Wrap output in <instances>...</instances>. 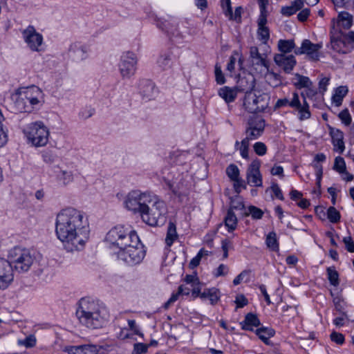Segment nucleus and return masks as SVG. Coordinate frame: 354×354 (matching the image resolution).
<instances>
[{
	"label": "nucleus",
	"mask_w": 354,
	"mask_h": 354,
	"mask_svg": "<svg viewBox=\"0 0 354 354\" xmlns=\"http://www.w3.org/2000/svg\"><path fill=\"white\" fill-rule=\"evenodd\" d=\"M89 232L88 221L82 211L70 207L57 214L55 232L68 252L83 249Z\"/></svg>",
	"instance_id": "obj_1"
},
{
	"label": "nucleus",
	"mask_w": 354,
	"mask_h": 354,
	"mask_svg": "<svg viewBox=\"0 0 354 354\" xmlns=\"http://www.w3.org/2000/svg\"><path fill=\"white\" fill-rule=\"evenodd\" d=\"M106 241L115 251L118 259L127 266L140 264L146 255L145 245L136 232L124 225H117L111 229L106 234Z\"/></svg>",
	"instance_id": "obj_2"
},
{
	"label": "nucleus",
	"mask_w": 354,
	"mask_h": 354,
	"mask_svg": "<svg viewBox=\"0 0 354 354\" xmlns=\"http://www.w3.org/2000/svg\"><path fill=\"white\" fill-rule=\"evenodd\" d=\"M80 322L91 329L103 327L109 320V314L106 306L91 298H82L76 310Z\"/></svg>",
	"instance_id": "obj_3"
},
{
	"label": "nucleus",
	"mask_w": 354,
	"mask_h": 354,
	"mask_svg": "<svg viewBox=\"0 0 354 354\" xmlns=\"http://www.w3.org/2000/svg\"><path fill=\"white\" fill-rule=\"evenodd\" d=\"M43 96L42 91L35 85L18 89L14 96L16 110L19 112H32L41 104Z\"/></svg>",
	"instance_id": "obj_4"
},
{
	"label": "nucleus",
	"mask_w": 354,
	"mask_h": 354,
	"mask_svg": "<svg viewBox=\"0 0 354 354\" xmlns=\"http://www.w3.org/2000/svg\"><path fill=\"white\" fill-rule=\"evenodd\" d=\"M167 208L165 203L153 194L150 203L143 206L141 218L150 226L163 225L167 221Z\"/></svg>",
	"instance_id": "obj_5"
},
{
	"label": "nucleus",
	"mask_w": 354,
	"mask_h": 354,
	"mask_svg": "<svg viewBox=\"0 0 354 354\" xmlns=\"http://www.w3.org/2000/svg\"><path fill=\"white\" fill-rule=\"evenodd\" d=\"M246 82L245 78L239 80V86L241 90L245 92L243 106L245 110L250 113H258L264 111L268 107L270 102V96L267 93H259L257 95L252 92L255 86L254 80L250 81L248 86L243 88V82Z\"/></svg>",
	"instance_id": "obj_6"
},
{
	"label": "nucleus",
	"mask_w": 354,
	"mask_h": 354,
	"mask_svg": "<svg viewBox=\"0 0 354 354\" xmlns=\"http://www.w3.org/2000/svg\"><path fill=\"white\" fill-rule=\"evenodd\" d=\"M8 258L15 271L19 273L28 272L35 261V256L30 250L20 247L11 249Z\"/></svg>",
	"instance_id": "obj_7"
},
{
	"label": "nucleus",
	"mask_w": 354,
	"mask_h": 354,
	"mask_svg": "<svg viewBox=\"0 0 354 354\" xmlns=\"http://www.w3.org/2000/svg\"><path fill=\"white\" fill-rule=\"evenodd\" d=\"M24 132L28 141L35 147L45 146L48 142L49 131L41 121L29 124Z\"/></svg>",
	"instance_id": "obj_8"
},
{
	"label": "nucleus",
	"mask_w": 354,
	"mask_h": 354,
	"mask_svg": "<svg viewBox=\"0 0 354 354\" xmlns=\"http://www.w3.org/2000/svg\"><path fill=\"white\" fill-rule=\"evenodd\" d=\"M153 193L150 192H142L140 190H132L127 196L124 204L125 207L135 213L142 212L143 206L150 203V198Z\"/></svg>",
	"instance_id": "obj_9"
},
{
	"label": "nucleus",
	"mask_w": 354,
	"mask_h": 354,
	"mask_svg": "<svg viewBox=\"0 0 354 354\" xmlns=\"http://www.w3.org/2000/svg\"><path fill=\"white\" fill-rule=\"evenodd\" d=\"M138 59L135 53L131 51L124 52L120 57L118 68L122 78L129 79L136 71Z\"/></svg>",
	"instance_id": "obj_10"
},
{
	"label": "nucleus",
	"mask_w": 354,
	"mask_h": 354,
	"mask_svg": "<svg viewBox=\"0 0 354 354\" xmlns=\"http://www.w3.org/2000/svg\"><path fill=\"white\" fill-rule=\"evenodd\" d=\"M23 38L32 51L39 52L43 44V36L32 26H28L22 32Z\"/></svg>",
	"instance_id": "obj_11"
},
{
	"label": "nucleus",
	"mask_w": 354,
	"mask_h": 354,
	"mask_svg": "<svg viewBox=\"0 0 354 354\" xmlns=\"http://www.w3.org/2000/svg\"><path fill=\"white\" fill-rule=\"evenodd\" d=\"M303 97V103L299 100V96L297 92L292 93V97L290 100V107L295 109L298 111V118L303 121L310 118L311 113L309 110V104L306 102V97L301 94Z\"/></svg>",
	"instance_id": "obj_12"
},
{
	"label": "nucleus",
	"mask_w": 354,
	"mask_h": 354,
	"mask_svg": "<svg viewBox=\"0 0 354 354\" xmlns=\"http://www.w3.org/2000/svg\"><path fill=\"white\" fill-rule=\"evenodd\" d=\"M14 270L10 259L0 258V289L7 288L13 281Z\"/></svg>",
	"instance_id": "obj_13"
},
{
	"label": "nucleus",
	"mask_w": 354,
	"mask_h": 354,
	"mask_svg": "<svg viewBox=\"0 0 354 354\" xmlns=\"http://www.w3.org/2000/svg\"><path fill=\"white\" fill-rule=\"evenodd\" d=\"M88 46L80 41H75L69 46L68 55L73 61L80 62L88 58Z\"/></svg>",
	"instance_id": "obj_14"
},
{
	"label": "nucleus",
	"mask_w": 354,
	"mask_h": 354,
	"mask_svg": "<svg viewBox=\"0 0 354 354\" xmlns=\"http://www.w3.org/2000/svg\"><path fill=\"white\" fill-rule=\"evenodd\" d=\"M321 48V44H313L309 39H304L301 46L295 49V53L296 55L306 54L310 59L317 61L319 58V50Z\"/></svg>",
	"instance_id": "obj_15"
},
{
	"label": "nucleus",
	"mask_w": 354,
	"mask_h": 354,
	"mask_svg": "<svg viewBox=\"0 0 354 354\" xmlns=\"http://www.w3.org/2000/svg\"><path fill=\"white\" fill-rule=\"evenodd\" d=\"M261 162L259 160H254L250 165L247 171V180L249 185L254 187L262 186V176L260 173Z\"/></svg>",
	"instance_id": "obj_16"
},
{
	"label": "nucleus",
	"mask_w": 354,
	"mask_h": 354,
	"mask_svg": "<svg viewBox=\"0 0 354 354\" xmlns=\"http://www.w3.org/2000/svg\"><path fill=\"white\" fill-rule=\"evenodd\" d=\"M274 61L286 73H290L297 64L295 57L292 55L276 54Z\"/></svg>",
	"instance_id": "obj_17"
},
{
	"label": "nucleus",
	"mask_w": 354,
	"mask_h": 354,
	"mask_svg": "<svg viewBox=\"0 0 354 354\" xmlns=\"http://www.w3.org/2000/svg\"><path fill=\"white\" fill-rule=\"evenodd\" d=\"M140 93L143 100H151L157 94L155 84L149 80H142L140 82Z\"/></svg>",
	"instance_id": "obj_18"
},
{
	"label": "nucleus",
	"mask_w": 354,
	"mask_h": 354,
	"mask_svg": "<svg viewBox=\"0 0 354 354\" xmlns=\"http://www.w3.org/2000/svg\"><path fill=\"white\" fill-rule=\"evenodd\" d=\"M177 58L174 50H169L160 55L157 64L161 69L164 71L169 70L172 68Z\"/></svg>",
	"instance_id": "obj_19"
},
{
	"label": "nucleus",
	"mask_w": 354,
	"mask_h": 354,
	"mask_svg": "<svg viewBox=\"0 0 354 354\" xmlns=\"http://www.w3.org/2000/svg\"><path fill=\"white\" fill-rule=\"evenodd\" d=\"M64 351L68 354H98L99 352L97 346L93 344L68 346Z\"/></svg>",
	"instance_id": "obj_20"
},
{
	"label": "nucleus",
	"mask_w": 354,
	"mask_h": 354,
	"mask_svg": "<svg viewBox=\"0 0 354 354\" xmlns=\"http://www.w3.org/2000/svg\"><path fill=\"white\" fill-rule=\"evenodd\" d=\"M250 57L252 59L254 65L264 67L267 70L269 68L270 64L267 59V55L260 53L257 46L250 47Z\"/></svg>",
	"instance_id": "obj_21"
},
{
	"label": "nucleus",
	"mask_w": 354,
	"mask_h": 354,
	"mask_svg": "<svg viewBox=\"0 0 354 354\" xmlns=\"http://www.w3.org/2000/svg\"><path fill=\"white\" fill-rule=\"evenodd\" d=\"M330 134L334 150L339 153H342L345 149L343 132L339 129L332 128L330 129Z\"/></svg>",
	"instance_id": "obj_22"
},
{
	"label": "nucleus",
	"mask_w": 354,
	"mask_h": 354,
	"mask_svg": "<svg viewBox=\"0 0 354 354\" xmlns=\"http://www.w3.org/2000/svg\"><path fill=\"white\" fill-rule=\"evenodd\" d=\"M242 330L254 331V327H259L261 322L256 314L249 313L245 315L244 320L240 322Z\"/></svg>",
	"instance_id": "obj_23"
},
{
	"label": "nucleus",
	"mask_w": 354,
	"mask_h": 354,
	"mask_svg": "<svg viewBox=\"0 0 354 354\" xmlns=\"http://www.w3.org/2000/svg\"><path fill=\"white\" fill-rule=\"evenodd\" d=\"M220 297L221 292L215 287L205 288L201 293V299H208L212 305H215L219 301Z\"/></svg>",
	"instance_id": "obj_24"
},
{
	"label": "nucleus",
	"mask_w": 354,
	"mask_h": 354,
	"mask_svg": "<svg viewBox=\"0 0 354 354\" xmlns=\"http://www.w3.org/2000/svg\"><path fill=\"white\" fill-rule=\"evenodd\" d=\"M326 159V155L322 153L316 154L314 158V162H316V163L313 164V167L316 170L317 184L319 187H321V179L323 174V168L321 165L318 164V162H324Z\"/></svg>",
	"instance_id": "obj_25"
},
{
	"label": "nucleus",
	"mask_w": 354,
	"mask_h": 354,
	"mask_svg": "<svg viewBox=\"0 0 354 354\" xmlns=\"http://www.w3.org/2000/svg\"><path fill=\"white\" fill-rule=\"evenodd\" d=\"M255 333L262 342L268 345L270 344L269 339L274 335L275 331L272 328L262 326L258 328L255 330Z\"/></svg>",
	"instance_id": "obj_26"
},
{
	"label": "nucleus",
	"mask_w": 354,
	"mask_h": 354,
	"mask_svg": "<svg viewBox=\"0 0 354 354\" xmlns=\"http://www.w3.org/2000/svg\"><path fill=\"white\" fill-rule=\"evenodd\" d=\"M225 225L227 228V231L231 232L234 231L237 226V217L232 209H228L224 218Z\"/></svg>",
	"instance_id": "obj_27"
},
{
	"label": "nucleus",
	"mask_w": 354,
	"mask_h": 354,
	"mask_svg": "<svg viewBox=\"0 0 354 354\" xmlns=\"http://www.w3.org/2000/svg\"><path fill=\"white\" fill-rule=\"evenodd\" d=\"M218 95L225 102L230 103L234 101L236 97V91L228 86H224L218 90Z\"/></svg>",
	"instance_id": "obj_28"
},
{
	"label": "nucleus",
	"mask_w": 354,
	"mask_h": 354,
	"mask_svg": "<svg viewBox=\"0 0 354 354\" xmlns=\"http://www.w3.org/2000/svg\"><path fill=\"white\" fill-rule=\"evenodd\" d=\"M177 238L178 234L176 232V225L172 222H169L165 238V243L167 246L171 247Z\"/></svg>",
	"instance_id": "obj_29"
},
{
	"label": "nucleus",
	"mask_w": 354,
	"mask_h": 354,
	"mask_svg": "<svg viewBox=\"0 0 354 354\" xmlns=\"http://www.w3.org/2000/svg\"><path fill=\"white\" fill-rule=\"evenodd\" d=\"M353 24V18L352 16L346 12H342L338 15V26L343 28L344 29H349Z\"/></svg>",
	"instance_id": "obj_30"
},
{
	"label": "nucleus",
	"mask_w": 354,
	"mask_h": 354,
	"mask_svg": "<svg viewBox=\"0 0 354 354\" xmlns=\"http://www.w3.org/2000/svg\"><path fill=\"white\" fill-rule=\"evenodd\" d=\"M348 91L346 86H339L336 88L335 93L332 96V101L336 106H339L342 104L343 99Z\"/></svg>",
	"instance_id": "obj_31"
},
{
	"label": "nucleus",
	"mask_w": 354,
	"mask_h": 354,
	"mask_svg": "<svg viewBox=\"0 0 354 354\" xmlns=\"http://www.w3.org/2000/svg\"><path fill=\"white\" fill-rule=\"evenodd\" d=\"M57 179L64 185H68L73 180V174L72 171H68L59 169L55 171Z\"/></svg>",
	"instance_id": "obj_32"
},
{
	"label": "nucleus",
	"mask_w": 354,
	"mask_h": 354,
	"mask_svg": "<svg viewBox=\"0 0 354 354\" xmlns=\"http://www.w3.org/2000/svg\"><path fill=\"white\" fill-rule=\"evenodd\" d=\"M247 125L254 129L256 131L263 133L265 129V120L261 117L252 116L249 118Z\"/></svg>",
	"instance_id": "obj_33"
},
{
	"label": "nucleus",
	"mask_w": 354,
	"mask_h": 354,
	"mask_svg": "<svg viewBox=\"0 0 354 354\" xmlns=\"http://www.w3.org/2000/svg\"><path fill=\"white\" fill-rule=\"evenodd\" d=\"M242 214L243 216H251L252 219L259 220L262 218L264 212L262 209L256 206L250 205L245 209V212H243Z\"/></svg>",
	"instance_id": "obj_34"
},
{
	"label": "nucleus",
	"mask_w": 354,
	"mask_h": 354,
	"mask_svg": "<svg viewBox=\"0 0 354 354\" xmlns=\"http://www.w3.org/2000/svg\"><path fill=\"white\" fill-rule=\"evenodd\" d=\"M278 48L281 53V54L286 55V53H290L293 49L295 50V44L292 39H280L278 41Z\"/></svg>",
	"instance_id": "obj_35"
},
{
	"label": "nucleus",
	"mask_w": 354,
	"mask_h": 354,
	"mask_svg": "<svg viewBox=\"0 0 354 354\" xmlns=\"http://www.w3.org/2000/svg\"><path fill=\"white\" fill-rule=\"evenodd\" d=\"M266 244L272 251L277 252L279 249L277 234L274 232H270L266 236Z\"/></svg>",
	"instance_id": "obj_36"
},
{
	"label": "nucleus",
	"mask_w": 354,
	"mask_h": 354,
	"mask_svg": "<svg viewBox=\"0 0 354 354\" xmlns=\"http://www.w3.org/2000/svg\"><path fill=\"white\" fill-rule=\"evenodd\" d=\"M295 77V80H297V82H295V85L298 88H308L313 85V82L310 81L308 77L301 75L299 73H296Z\"/></svg>",
	"instance_id": "obj_37"
},
{
	"label": "nucleus",
	"mask_w": 354,
	"mask_h": 354,
	"mask_svg": "<svg viewBox=\"0 0 354 354\" xmlns=\"http://www.w3.org/2000/svg\"><path fill=\"white\" fill-rule=\"evenodd\" d=\"M328 279L330 285L337 287L339 284V274L333 267H329L326 269Z\"/></svg>",
	"instance_id": "obj_38"
},
{
	"label": "nucleus",
	"mask_w": 354,
	"mask_h": 354,
	"mask_svg": "<svg viewBox=\"0 0 354 354\" xmlns=\"http://www.w3.org/2000/svg\"><path fill=\"white\" fill-rule=\"evenodd\" d=\"M250 140H253L250 139L248 136H245V138L242 140L241 142V146L239 147V151L241 157L244 159L249 158V146Z\"/></svg>",
	"instance_id": "obj_39"
},
{
	"label": "nucleus",
	"mask_w": 354,
	"mask_h": 354,
	"mask_svg": "<svg viewBox=\"0 0 354 354\" xmlns=\"http://www.w3.org/2000/svg\"><path fill=\"white\" fill-rule=\"evenodd\" d=\"M156 26L159 29L167 32L168 35H171L173 36L178 35V33H176V30L173 29L171 27H170L171 24L167 21L158 20L156 23Z\"/></svg>",
	"instance_id": "obj_40"
},
{
	"label": "nucleus",
	"mask_w": 354,
	"mask_h": 354,
	"mask_svg": "<svg viewBox=\"0 0 354 354\" xmlns=\"http://www.w3.org/2000/svg\"><path fill=\"white\" fill-rule=\"evenodd\" d=\"M228 209H232L233 212L234 210H243L245 212L246 207L244 205L243 200L239 196H236L231 199L230 207Z\"/></svg>",
	"instance_id": "obj_41"
},
{
	"label": "nucleus",
	"mask_w": 354,
	"mask_h": 354,
	"mask_svg": "<svg viewBox=\"0 0 354 354\" xmlns=\"http://www.w3.org/2000/svg\"><path fill=\"white\" fill-rule=\"evenodd\" d=\"M266 192H271V197L272 199H274V198H277L281 201L284 200V197L283 196L281 189L279 187V185L277 183H273L270 187L268 188L266 191Z\"/></svg>",
	"instance_id": "obj_42"
},
{
	"label": "nucleus",
	"mask_w": 354,
	"mask_h": 354,
	"mask_svg": "<svg viewBox=\"0 0 354 354\" xmlns=\"http://www.w3.org/2000/svg\"><path fill=\"white\" fill-rule=\"evenodd\" d=\"M327 217L330 222L336 223L340 220L339 212L334 207H330L327 210Z\"/></svg>",
	"instance_id": "obj_43"
},
{
	"label": "nucleus",
	"mask_w": 354,
	"mask_h": 354,
	"mask_svg": "<svg viewBox=\"0 0 354 354\" xmlns=\"http://www.w3.org/2000/svg\"><path fill=\"white\" fill-rule=\"evenodd\" d=\"M208 251L205 250L204 249H201L196 257H194L189 262V268L192 269L197 267L201 262V258L204 255H207Z\"/></svg>",
	"instance_id": "obj_44"
},
{
	"label": "nucleus",
	"mask_w": 354,
	"mask_h": 354,
	"mask_svg": "<svg viewBox=\"0 0 354 354\" xmlns=\"http://www.w3.org/2000/svg\"><path fill=\"white\" fill-rule=\"evenodd\" d=\"M243 8L241 6L236 7L235 8V11L233 13L232 9L230 10V14L227 13L225 16L228 18L229 20L235 21L237 23H241V13Z\"/></svg>",
	"instance_id": "obj_45"
},
{
	"label": "nucleus",
	"mask_w": 354,
	"mask_h": 354,
	"mask_svg": "<svg viewBox=\"0 0 354 354\" xmlns=\"http://www.w3.org/2000/svg\"><path fill=\"white\" fill-rule=\"evenodd\" d=\"M257 35L259 40L266 44L270 39V31L267 26L258 27Z\"/></svg>",
	"instance_id": "obj_46"
},
{
	"label": "nucleus",
	"mask_w": 354,
	"mask_h": 354,
	"mask_svg": "<svg viewBox=\"0 0 354 354\" xmlns=\"http://www.w3.org/2000/svg\"><path fill=\"white\" fill-rule=\"evenodd\" d=\"M226 174L232 180L239 178V169L234 164H230L226 168Z\"/></svg>",
	"instance_id": "obj_47"
},
{
	"label": "nucleus",
	"mask_w": 354,
	"mask_h": 354,
	"mask_svg": "<svg viewBox=\"0 0 354 354\" xmlns=\"http://www.w3.org/2000/svg\"><path fill=\"white\" fill-rule=\"evenodd\" d=\"M250 270H244L239 275H237L233 280V284L237 286L242 281H249Z\"/></svg>",
	"instance_id": "obj_48"
},
{
	"label": "nucleus",
	"mask_w": 354,
	"mask_h": 354,
	"mask_svg": "<svg viewBox=\"0 0 354 354\" xmlns=\"http://www.w3.org/2000/svg\"><path fill=\"white\" fill-rule=\"evenodd\" d=\"M333 169L340 174L346 171V163L342 157L337 156L335 158Z\"/></svg>",
	"instance_id": "obj_49"
},
{
	"label": "nucleus",
	"mask_w": 354,
	"mask_h": 354,
	"mask_svg": "<svg viewBox=\"0 0 354 354\" xmlns=\"http://www.w3.org/2000/svg\"><path fill=\"white\" fill-rule=\"evenodd\" d=\"M338 117L345 125L348 126L351 124L352 118L347 109L342 110L339 113Z\"/></svg>",
	"instance_id": "obj_50"
},
{
	"label": "nucleus",
	"mask_w": 354,
	"mask_h": 354,
	"mask_svg": "<svg viewBox=\"0 0 354 354\" xmlns=\"http://www.w3.org/2000/svg\"><path fill=\"white\" fill-rule=\"evenodd\" d=\"M253 147L254 152L259 156H262L267 152V147L263 142H257L254 145Z\"/></svg>",
	"instance_id": "obj_51"
},
{
	"label": "nucleus",
	"mask_w": 354,
	"mask_h": 354,
	"mask_svg": "<svg viewBox=\"0 0 354 354\" xmlns=\"http://www.w3.org/2000/svg\"><path fill=\"white\" fill-rule=\"evenodd\" d=\"M229 271V268L225 264H220L219 266L213 272L215 277L225 276Z\"/></svg>",
	"instance_id": "obj_52"
},
{
	"label": "nucleus",
	"mask_w": 354,
	"mask_h": 354,
	"mask_svg": "<svg viewBox=\"0 0 354 354\" xmlns=\"http://www.w3.org/2000/svg\"><path fill=\"white\" fill-rule=\"evenodd\" d=\"M330 337L331 341L339 345L343 344L345 341L344 336L342 333H337L336 331L332 332Z\"/></svg>",
	"instance_id": "obj_53"
},
{
	"label": "nucleus",
	"mask_w": 354,
	"mask_h": 354,
	"mask_svg": "<svg viewBox=\"0 0 354 354\" xmlns=\"http://www.w3.org/2000/svg\"><path fill=\"white\" fill-rule=\"evenodd\" d=\"M94 113L95 109L92 108L91 106H86L80 112L79 116L80 118L86 120L91 117Z\"/></svg>",
	"instance_id": "obj_54"
},
{
	"label": "nucleus",
	"mask_w": 354,
	"mask_h": 354,
	"mask_svg": "<svg viewBox=\"0 0 354 354\" xmlns=\"http://www.w3.org/2000/svg\"><path fill=\"white\" fill-rule=\"evenodd\" d=\"M267 16L268 11L266 9L260 10V15L257 20L258 27L266 26Z\"/></svg>",
	"instance_id": "obj_55"
},
{
	"label": "nucleus",
	"mask_w": 354,
	"mask_h": 354,
	"mask_svg": "<svg viewBox=\"0 0 354 354\" xmlns=\"http://www.w3.org/2000/svg\"><path fill=\"white\" fill-rule=\"evenodd\" d=\"M19 344L25 346L26 348H31L35 345L36 338L34 335H29L24 340L19 341Z\"/></svg>",
	"instance_id": "obj_56"
},
{
	"label": "nucleus",
	"mask_w": 354,
	"mask_h": 354,
	"mask_svg": "<svg viewBox=\"0 0 354 354\" xmlns=\"http://www.w3.org/2000/svg\"><path fill=\"white\" fill-rule=\"evenodd\" d=\"M263 132L256 131L254 129L247 126L245 129V135L248 136L250 139L256 140L259 138Z\"/></svg>",
	"instance_id": "obj_57"
},
{
	"label": "nucleus",
	"mask_w": 354,
	"mask_h": 354,
	"mask_svg": "<svg viewBox=\"0 0 354 354\" xmlns=\"http://www.w3.org/2000/svg\"><path fill=\"white\" fill-rule=\"evenodd\" d=\"M215 77L216 81L218 84H223L225 82V78L223 74L221 68L217 64L215 66Z\"/></svg>",
	"instance_id": "obj_58"
},
{
	"label": "nucleus",
	"mask_w": 354,
	"mask_h": 354,
	"mask_svg": "<svg viewBox=\"0 0 354 354\" xmlns=\"http://www.w3.org/2000/svg\"><path fill=\"white\" fill-rule=\"evenodd\" d=\"M329 81H330V78L329 77H322L319 80V91L320 93L324 94L326 91L327 86L329 84Z\"/></svg>",
	"instance_id": "obj_59"
},
{
	"label": "nucleus",
	"mask_w": 354,
	"mask_h": 354,
	"mask_svg": "<svg viewBox=\"0 0 354 354\" xmlns=\"http://www.w3.org/2000/svg\"><path fill=\"white\" fill-rule=\"evenodd\" d=\"M56 156L51 151H45L42 154L43 160L48 164L53 163L56 160Z\"/></svg>",
	"instance_id": "obj_60"
},
{
	"label": "nucleus",
	"mask_w": 354,
	"mask_h": 354,
	"mask_svg": "<svg viewBox=\"0 0 354 354\" xmlns=\"http://www.w3.org/2000/svg\"><path fill=\"white\" fill-rule=\"evenodd\" d=\"M234 302L236 304V308H243L248 304L247 298L243 295H237Z\"/></svg>",
	"instance_id": "obj_61"
},
{
	"label": "nucleus",
	"mask_w": 354,
	"mask_h": 354,
	"mask_svg": "<svg viewBox=\"0 0 354 354\" xmlns=\"http://www.w3.org/2000/svg\"><path fill=\"white\" fill-rule=\"evenodd\" d=\"M343 242L345 244L346 249L349 252H354V242L351 236H346L343 239Z\"/></svg>",
	"instance_id": "obj_62"
},
{
	"label": "nucleus",
	"mask_w": 354,
	"mask_h": 354,
	"mask_svg": "<svg viewBox=\"0 0 354 354\" xmlns=\"http://www.w3.org/2000/svg\"><path fill=\"white\" fill-rule=\"evenodd\" d=\"M297 10L294 8V6L291 4L289 6L282 7L281 10V13L284 16H291L296 13Z\"/></svg>",
	"instance_id": "obj_63"
},
{
	"label": "nucleus",
	"mask_w": 354,
	"mask_h": 354,
	"mask_svg": "<svg viewBox=\"0 0 354 354\" xmlns=\"http://www.w3.org/2000/svg\"><path fill=\"white\" fill-rule=\"evenodd\" d=\"M310 12L309 8H304L301 10L297 15L298 20L301 22L305 21L308 19Z\"/></svg>",
	"instance_id": "obj_64"
}]
</instances>
